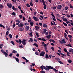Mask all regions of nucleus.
<instances>
[{
    "mask_svg": "<svg viewBox=\"0 0 73 73\" xmlns=\"http://www.w3.org/2000/svg\"><path fill=\"white\" fill-rule=\"evenodd\" d=\"M41 2L43 3V5H44L43 7L44 9H46V5L45 4V1H44V0H42Z\"/></svg>",
    "mask_w": 73,
    "mask_h": 73,
    "instance_id": "obj_1",
    "label": "nucleus"
},
{
    "mask_svg": "<svg viewBox=\"0 0 73 73\" xmlns=\"http://www.w3.org/2000/svg\"><path fill=\"white\" fill-rule=\"evenodd\" d=\"M1 51L2 53L4 55H5V57H7V56H8V54L2 50H1Z\"/></svg>",
    "mask_w": 73,
    "mask_h": 73,
    "instance_id": "obj_2",
    "label": "nucleus"
},
{
    "mask_svg": "<svg viewBox=\"0 0 73 73\" xmlns=\"http://www.w3.org/2000/svg\"><path fill=\"white\" fill-rule=\"evenodd\" d=\"M26 41L27 40L25 39H23L22 41V44L24 45H26Z\"/></svg>",
    "mask_w": 73,
    "mask_h": 73,
    "instance_id": "obj_3",
    "label": "nucleus"
},
{
    "mask_svg": "<svg viewBox=\"0 0 73 73\" xmlns=\"http://www.w3.org/2000/svg\"><path fill=\"white\" fill-rule=\"evenodd\" d=\"M12 9L14 10V11L15 10V11L16 12H17L18 11L19 9H16L15 7V6H13L12 7Z\"/></svg>",
    "mask_w": 73,
    "mask_h": 73,
    "instance_id": "obj_4",
    "label": "nucleus"
},
{
    "mask_svg": "<svg viewBox=\"0 0 73 73\" xmlns=\"http://www.w3.org/2000/svg\"><path fill=\"white\" fill-rule=\"evenodd\" d=\"M13 58H14L15 59V60L17 62H18V63H20V61L19 60V58H16V57L15 56H13Z\"/></svg>",
    "mask_w": 73,
    "mask_h": 73,
    "instance_id": "obj_5",
    "label": "nucleus"
},
{
    "mask_svg": "<svg viewBox=\"0 0 73 73\" xmlns=\"http://www.w3.org/2000/svg\"><path fill=\"white\" fill-rule=\"evenodd\" d=\"M45 52H42L41 53H40L39 54L40 56H44V54H45Z\"/></svg>",
    "mask_w": 73,
    "mask_h": 73,
    "instance_id": "obj_6",
    "label": "nucleus"
},
{
    "mask_svg": "<svg viewBox=\"0 0 73 73\" xmlns=\"http://www.w3.org/2000/svg\"><path fill=\"white\" fill-rule=\"evenodd\" d=\"M7 5L9 8H12V4H11V3H10L9 5V3H7Z\"/></svg>",
    "mask_w": 73,
    "mask_h": 73,
    "instance_id": "obj_7",
    "label": "nucleus"
},
{
    "mask_svg": "<svg viewBox=\"0 0 73 73\" xmlns=\"http://www.w3.org/2000/svg\"><path fill=\"white\" fill-rule=\"evenodd\" d=\"M62 8V5H58L57 7V9H61Z\"/></svg>",
    "mask_w": 73,
    "mask_h": 73,
    "instance_id": "obj_8",
    "label": "nucleus"
},
{
    "mask_svg": "<svg viewBox=\"0 0 73 73\" xmlns=\"http://www.w3.org/2000/svg\"><path fill=\"white\" fill-rule=\"evenodd\" d=\"M24 25H23V24L20 23L19 24V25H18V27H19V28H21V27H23Z\"/></svg>",
    "mask_w": 73,
    "mask_h": 73,
    "instance_id": "obj_9",
    "label": "nucleus"
},
{
    "mask_svg": "<svg viewBox=\"0 0 73 73\" xmlns=\"http://www.w3.org/2000/svg\"><path fill=\"white\" fill-rule=\"evenodd\" d=\"M15 21L17 23L18 22L16 23V25H19V24H20V21H19V20H16Z\"/></svg>",
    "mask_w": 73,
    "mask_h": 73,
    "instance_id": "obj_10",
    "label": "nucleus"
},
{
    "mask_svg": "<svg viewBox=\"0 0 73 73\" xmlns=\"http://www.w3.org/2000/svg\"><path fill=\"white\" fill-rule=\"evenodd\" d=\"M33 18L34 20H35V21H38V19L36 17H33Z\"/></svg>",
    "mask_w": 73,
    "mask_h": 73,
    "instance_id": "obj_11",
    "label": "nucleus"
},
{
    "mask_svg": "<svg viewBox=\"0 0 73 73\" xmlns=\"http://www.w3.org/2000/svg\"><path fill=\"white\" fill-rule=\"evenodd\" d=\"M62 19H63V21H66V22H68V20H67L66 18H65L64 17H62Z\"/></svg>",
    "mask_w": 73,
    "mask_h": 73,
    "instance_id": "obj_12",
    "label": "nucleus"
},
{
    "mask_svg": "<svg viewBox=\"0 0 73 73\" xmlns=\"http://www.w3.org/2000/svg\"><path fill=\"white\" fill-rule=\"evenodd\" d=\"M19 30L20 31H23L24 30V29L23 27H21L19 29Z\"/></svg>",
    "mask_w": 73,
    "mask_h": 73,
    "instance_id": "obj_13",
    "label": "nucleus"
},
{
    "mask_svg": "<svg viewBox=\"0 0 73 73\" xmlns=\"http://www.w3.org/2000/svg\"><path fill=\"white\" fill-rule=\"evenodd\" d=\"M42 66H43V68H44V69L47 71H49V69H48V68L47 67L46 68L45 66H44L43 65H42Z\"/></svg>",
    "mask_w": 73,
    "mask_h": 73,
    "instance_id": "obj_14",
    "label": "nucleus"
},
{
    "mask_svg": "<svg viewBox=\"0 0 73 73\" xmlns=\"http://www.w3.org/2000/svg\"><path fill=\"white\" fill-rule=\"evenodd\" d=\"M46 67L48 68V70H49V69H51V66H46Z\"/></svg>",
    "mask_w": 73,
    "mask_h": 73,
    "instance_id": "obj_15",
    "label": "nucleus"
},
{
    "mask_svg": "<svg viewBox=\"0 0 73 73\" xmlns=\"http://www.w3.org/2000/svg\"><path fill=\"white\" fill-rule=\"evenodd\" d=\"M12 53H17V51L15 50H13V51L12 52Z\"/></svg>",
    "mask_w": 73,
    "mask_h": 73,
    "instance_id": "obj_16",
    "label": "nucleus"
},
{
    "mask_svg": "<svg viewBox=\"0 0 73 73\" xmlns=\"http://www.w3.org/2000/svg\"><path fill=\"white\" fill-rule=\"evenodd\" d=\"M30 24L31 27H32L34 23L33 22H30Z\"/></svg>",
    "mask_w": 73,
    "mask_h": 73,
    "instance_id": "obj_17",
    "label": "nucleus"
},
{
    "mask_svg": "<svg viewBox=\"0 0 73 73\" xmlns=\"http://www.w3.org/2000/svg\"><path fill=\"white\" fill-rule=\"evenodd\" d=\"M0 26L1 27H2V28H5V27L3 25L0 24Z\"/></svg>",
    "mask_w": 73,
    "mask_h": 73,
    "instance_id": "obj_18",
    "label": "nucleus"
},
{
    "mask_svg": "<svg viewBox=\"0 0 73 73\" xmlns=\"http://www.w3.org/2000/svg\"><path fill=\"white\" fill-rule=\"evenodd\" d=\"M4 8V6L3 5L1 4H0V8H1V9H3Z\"/></svg>",
    "mask_w": 73,
    "mask_h": 73,
    "instance_id": "obj_19",
    "label": "nucleus"
},
{
    "mask_svg": "<svg viewBox=\"0 0 73 73\" xmlns=\"http://www.w3.org/2000/svg\"><path fill=\"white\" fill-rule=\"evenodd\" d=\"M47 37V38H50V36L51 35H49L46 36Z\"/></svg>",
    "mask_w": 73,
    "mask_h": 73,
    "instance_id": "obj_20",
    "label": "nucleus"
},
{
    "mask_svg": "<svg viewBox=\"0 0 73 73\" xmlns=\"http://www.w3.org/2000/svg\"><path fill=\"white\" fill-rule=\"evenodd\" d=\"M9 36L10 38H12V35L11 34H9Z\"/></svg>",
    "mask_w": 73,
    "mask_h": 73,
    "instance_id": "obj_21",
    "label": "nucleus"
},
{
    "mask_svg": "<svg viewBox=\"0 0 73 73\" xmlns=\"http://www.w3.org/2000/svg\"><path fill=\"white\" fill-rule=\"evenodd\" d=\"M43 27H45V28H47V27H48V26L46 24H43Z\"/></svg>",
    "mask_w": 73,
    "mask_h": 73,
    "instance_id": "obj_22",
    "label": "nucleus"
},
{
    "mask_svg": "<svg viewBox=\"0 0 73 73\" xmlns=\"http://www.w3.org/2000/svg\"><path fill=\"white\" fill-rule=\"evenodd\" d=\"M45 57L46 58H49V56H48V54H46Z\"/></svg>",
    "mask_w": 73,
    "mask_h": 73,
    "instance_id": "obj_23",
    "label": "nucleus"
},
{
    "mask_svg": "<svg viewBox=\"0 0 73 73\" xmlns=\"http://www.w3.org/2000/svg\"><path fill=\"white\" fill-rule=\"evenodd\" d=\"M55 60H56L58 61H60V58H55Z\"/></svg>",
    "mask_w": 73,
    "mask_h": 73,
    "instance_id": "obj_24",
    "label": "nucleus"
},
{
    "mask_svg": "<svg viewBox=\"0 0 73 73\" xmlns=\"http://www.w3.org/2000/svg\"><path fill=\"white\" fill-rule=\"evenodd\" d=\"M33 45H35V46H36V47H38V45L37 44H36V43H34L33 44Z\"/></svg>",
    "mask_w": 73,
    "mask_h": 73,
    "instance_id": "obj_25",
    "label": "nucleus"
},
{
    "mask_svg": "<svg viewBox=\"0 0 73 73\" xmlns=\"http://www.w3.org/2000/svg\"><path fill=\"white\" fill-rule=\"evenodd\" d=\"M29 27L28 26H27L26 27V28L27 29V31H28L29 30Z\"/></svg>",
    "mask_w": 73,
    "mask_h": 73,
    "instance_id": "obj_26",
    "label": "nucleus"
},
{
    "mask_svg": "<svg viewBox=\"0 0 73 73\" xmlns=\"http://www.w3.org/2000/svg\"><path fill=\"white\" fill-rule=\"evenodd\" d=\"M66 46H70V47H72V46L71 45V44H69L66 45Z\"/></svg>",
    "mask_w": 73,
    "mask_h": 73,
    "instance_id": "obj_27",
    "label": "nucleus"
},
{
    "mask_svg": "<svg viewBox=\"0 0 73 73\" xmlns=\"http://www.w3.org/2000/svg\"><path fill=\"white\" fill-rule=\"evenodd\" d=\"M69 52H73V49L71 48L70 50H69Z\"/></svg>",
    "mask_w": 73,
    "mask_h": 73,
    "instance_id": "obj_28",
    "label": "nucleus"
},
{
    "mask_svg": "<svg viewBox=\"0 0 73 73\" xmlns=\"http://www.w3.org/2000/svg\"><path fill=\"white\" fill-rule=\"evenodd\" d=\"M69 9V7H65L64 10H66L67 9Z\"/></svg>",
    "mask_w": 73,
    "mask_h": 73,
    "instance_id": "obj_29",
    "label": "nucleus"
},
{
    "mask_svg": "<svg viewBox=\"0 0 73 73\" xmlns=\"http://www.w3.org/2000/svg\"><path fill=\"white\" fill-rule=\"evenodd\" d=\"M19 44H21V43L22 42V41H21V39H20L19 40Z\"/></svg>",
    "mask_w": 73,
    "mask_h": 73,
    "instance_id": "obj_30",
    "label": "nucleus"
},
{
    "mask_svg": "<svg viewBox=\"0 0 73 73\" xmlns=\"http://www.w3.org/2000/svg\"><path fill=\"white\" fill-rule=\"evenodd\" d=\"M35 28H36V30H37L38 29H39V27H38V26H35Z\"/></svg>",
    "mask_w": 73,
    "mask_h": 73,
    "instance_id": "obj_31",
    "label": "nucleus"
},
{
    "mask_svg": "<svg viewBox=\"0 0 73 73\" xmlns=\"http://www.w3.org/2000/svg\"><path fill=\"white\" fill-rule=\"evenodd\" d=\"M64 52H67V53H68V52L67 51V50H66V48H64Z\"/></svg>",
    "mask_w": 73,
    "mask_h": 73,
    "instance_id": "obj_32",
    "label": "nucleus"
},
{
    "mask_svg": "<svg viewBox=\"0 0 73 73\" xmlns=\"http://www.w3.org/2000/svg\"><path fill=\"white\" fill-rule=\"evenodd\" d=\"M32 32H31V33H29V35L30 36H31V37H33V35H32Z\"/></svg>",
    "mask_w": 73,
    "mask_h": 73,
    "instance_id": "obj_33",
    "label": "nucleus"
},
{
    "mask_svg": "<svg viewBox=\"0 0 73 73\" xmlns=\"http://www.w3.org/2000/svg\"><path fill=\"white\" fill-rule=\"evenodd\" d=\"M62 42H63V43H64V44H65L66 43V42L65 41L64 39H63L62 40Z\"/></svg>",
    "mask_w": 73,
    "mask_h": 73,
    "instance_id": "obj_34",
    "label": "nucleus"
},
{
    "mask_svg": "<svg viewBox=\"0 0 73 73\" xmlns=\"http://www.w3.org/2000/svg\"><path fill=\"white\" fill-rule=\"evenodd\" d=\"M70 7V8H72V9H73V6H72L71 4H70L69 5Z\"/></svg>",
    "mask_w": 73,
    "mask_h": 73,
    "instance_id": "obj_35",
    "label": "nucleus"
},
{
    "mask_svg": "<svg viewBox=\"0 0 73 73\" xmlns=\"http://www.w3.org/2000/svg\"><path fill=\"white\" fill-rule=\"evenodd\" d=\"M11 13L13 16H15L16 15V13L14 12L12 13Z\"/></svg>",
    "mask_w": 73,
    "mask_h": 73,
    "instance_id": "obj_36",
    "label": "nucleus"
},
{
    "mask_svg": "<svg viewBox=\"0 0 73 73\" xmlns=\"http://www.w3.org/2000/svg\"><path fill=\"white\" fill-rule=\"evenodd\" d=\"M63 23L64 24V25H65V26H66V27H67V26H68V25H67V24H66L65 23L63 22Z\"/></svg>",
    "mask_w": 73,
    "mask_h": 73,
    "instance_id": "obj_37",
    "label": "nucleus"
},
{
    "mask_svg": "<svg viewBox=\"0 0 73 73\" xmlns=\"http://www.w3.org/2000/svg\"><path fill=\"white\" fill-rule=\"evenodd\" d=\"M58 62L60 64H63V63H62V62H61V61L59 60L58 61Z\"/></svg>",
    "mask_w": 73,
    "mask_h": 73,
    "instance_id": "obj_38",
    "label": "nucleus"
},
{
    "mask_svg": "<svg viewBox=\"0 0 73 73\" xmlns=\"http://www.w3.org/2000/svg\"><path fill=\"white\" fill-rule=\"evenodd\" d=\"M10 42H11V43L13 45H15V43H14V42H13V41H11Z\"/></svg>",
    "mask_w": 73,
    "mask_h": 73,
    "instance_id": "obj_39",
    "label": "nucleus"
},
{
    "mask_svg": "<svg viewBox=\"0 0 73 73\" xmlns=\"http://www.w3.org/2000/svg\"><path fill=\"white\" fill-rule=\"evenodd\" d=\"M19 17L21 19H22L23 18V15H19Z\"/></svg>",
    "mask_w": 73,
    "mask_h": 73,
    "instance_id": "obj_40",
    "label": "nucleus"
},
{
    "mask_svg": "<svg viewBox=\"0 0 73 73\" xmlns=\"http://www.w3.org/2000/svg\"><path fill=\"white\" fill-rule=\"evenodd\" d=\"M68 37L69 38H72V36L71 35H68Z\"/></svg>",
    "mask_w": 73,
    "mask_h": 73,
    "instance_id": "obj_41",
    "label": "nucleus"
},
{
    "mask_svg": "<svg viewBox=\"0 0 73 73\" xmlns=\"http://www.w3.org/2000/svg\"><path fill=\"white\" fill-rule=\"evenodd\" d=\"M8 34H9V31H7L6 34V36H8Z\"/></svg>",
    "mask_w": 73,
    "mask_h": 73,
    "instance_id": "obj_42",
    "label": "nucleus"
},
{
    "mask_svg": "<svg viewBox=\"0 0 73 73\" xmlns=\"http://www.w3.org/2000/svg\"><path fill=\"white\" fill-rule=\"evenodd\" d=\"M64 37H67V35H66V33H64Z\"/></svg>",
    "mask_w": 73,
    "mask_h": 73,
    "instance_id": "obj_43",
    "label": "nucleus"
},
{
    "mask_svg": "<svg viewBox=\"0 0 73 73\" xmlns=\"http://www.w3.org/2000/svg\"><path fill=\"white\" fill-rule=\"evenodd\" d=\"M26 5L28 7H30V5H29V4L28 3H27Z\"/></svg>",
    "mask_w": 73,
    "mask_h": 73,
    "instance_id": "obj_44",
    "label": "nucleus"
},
{
    "mask_svg": "<svg viewBox=\"0 0 73 73\" xmlns=\"http://www.w3.org/2000/svg\"><path fill=\"white\" fill-rule=\"evenodd\" d=\"M12 56H13V54H12V53H11L9 55V56L10 57H12Z\"/></svg>",
    "mask_w": 73,
    "mask_h": 73,
    "instance_id": "obj_45",
    "label": "nucleus"
},
{
    "mask_svg": "<svg viewBox=\"0 0 73 73\" xmlns=\"http://www.w3.org/2000/svg\"><path fill=\"white\" fill-rule=\"evenodd\" d=\"M68 62L69 63H71L72 62V60L70 59H69L68 60Z\"/></svg>",
    "mask_w": 73,
    "mask_h": 73,
    "instance_id": "obj_46",
    "label": "nucleus"
},
{
    "mask_svg": "<svg viewBox=\"0 0 73 73\" xmlns=\"http://www.w3.org/2000/svg\"><path fill=\"white\" fill-rule=\"evenodd\" d=\"M42 41H46V40L44 38H43L42 39Z\"/></svg>",
    "mask_w": 73,
    "mask_h": 73,
    "instance_id": "obj_47",
    "label": "nucleus"
},
{
    "mask_svg": "<svg viewBox=\"0 0 73 73\" xmlns=\"http://www.w3.org/2000/svg\"><path fill=\"white\" fill-rule=\"evenodd\" d=\"M36 36H37V37H39V35H38V33H36Z\"/></svg>",
    "mask_w": 73,
    "mask_h": 73,
    "instance_id": "obj_48",
    "label": "nucleus"
},
{
    "mask_svg": "<svg viewBox=\"0 0 73 73\" xmlns=\"http://www.w3.org/2000/svg\"><path fill=\"white\" fill-rule=\"evenodd\" d=\"M41 73H45V72L44 71V70H42L40 72Z\"/></svg>",
    "mask_w": 73,
    "mask_h": 73,
    "instance_id": "obj_49",
    "label": "nucleus"
},
{
    "mask_svg": "<svg viewBox=\"0 0 73 73\" xmlns=\"http://www.w3.org/2000/svg\"><path fill=\"white\" fill-rule=\"evenodd\" d=\"M30 4L31 5V6H33V3H32V2H31L30 3Z\"/></svg>",
    "mask_w": 73,
    "mask_h": 73,
    "instance_id": "obj_50",
    "label": "nucleus"
},
{
    "mask_svg": "<svg viewBox=\"0 0 73 73\" xmlns=\"http://www.w3.org/2000/svg\"><path fill=\"white\" fill-rule=\"evenodd\" d=\"M46 31H47V30L46 29H44V31H43L44 33H45L46 32Z\"/></svg>",
    "mask_w": 73,
    "mask_h": 73,
    "instance_id": "obj_51",
    "label": "nucleus"
},
{
    "mask_svg": "<svg viewBox=\"0 0 73 73\" xmlns=\"http://www.w3.org/2000/svg\"><path fill=\"white\" fill-rule=\"evenodd\" d=\"M30 40L31 42H33V39H32V38H30Z\"/></svg>",
    "mask_w": 73,
    "mask_h": 73,
    "instance_id": "obj_52",
    "label": "nucleus"
},
{
    "mask_svg": "<svg viewBox=\"0 0 73 73\" xmlns=\"http://www.w3.org/2000/svg\"><path fill=\"white\" fill-rule=\"evenodd\" d=\"M44 48L45 50H47V49H48V47L47 46L45 47Z\"/></svg>",
    "mask_w": 73,
    "mask_h": 73,
    "instance_id": "obj_53",
    "label": "nucleus"
},
{
    "mask_svg": "<svg viewBox=\"0 0 73 73\" xmlns=\"http://www.w3.org/2000/svg\"><path fill=\"white\" fill-rule=\"evenodd\" d=\"M57 20H58V21H60V22H62V20H60V19H59L58 18L57 19Z\"/></svg>",
    "mask_w": 73,
    "mask_h": 73,
    "instance_id": "obj_54",
    "label": "nucleus"
},
{
    "mask_svg": "<svg viewBox=\"0 0 73 73\" xmlns=\"http://www.w3.org/2000/svg\"><path fill=\"white\" fill-rule=\"evenodd\" d=\"M40 68H41V69H42V70H43V69H44V68H43V66H41L40 67Z\"/></svg>",
    "mask_w": 73,
    "mask_h": 73,
    "instance_id": "obj_55",
    "label": "nucleus"
},
{
    "mask_svg": "<svg viewBox=\"0 0 73 73\" xmlns=\"http://www.w3.org/2000/svg\"><path fill=\"white\" fill-rule=\"evenodd\" d=\"M51 41L52 42H53L54 43L55 42V41L53 39H51Z\"/></svg>",
    "mask_w": 73,
    "mask_h": 73,
    "instance_id": "obj_56",
    "label": "nucleus"
},
{
    "mask_svg": "<svg viewBox=\"0 0 73 73\" xmlns=\"http://www.w3.org/2000/svg\"><path fill=\"white\" fill-rule=\"evenodd\" d=\"M39 13L40 14H41V15H43V14H44V13H43V12H42V11H41Z\"/></svg>",
    "mask_w": 73,
    "mask_h": 73,
    "instance_id": "obj_57",
    "label": "nucleus"
},
{
    "mask_svg": "<svg viewBox=\"0 0 73 73\" xmlns=\"http://www.w3.org/2000/svg\"><path fill=\"white\" fill-rule=\"evenodd\" d=\"M29 25V23H25V25H26V26H27V25Z\"/></svg>",
    "mask_w": 73,
    "mask_h": 73,
    "instance_id": "obj_58",
    "label": "nucleus"
},
{
    "mask_svg": "<svg viewBox=\"0 0 73 73\" xmlns=\"http://www.w3.org/2000/svg\"><path fill=\"white\" fill-rule=\"evenodd\" d=\"M51 49L52 50H53V51H54V48H53V47H51Z\"/></svg>",
    "mask_w": 73,
    "mask_h": 73,
    "instance_id": "obj_59",
    "label": "nucleus"
},
{
    "mask_svg": "<svg viewBox=\"0 0 73 73\" xmlns=\"http://www.w3.org/2000/svg\"><path fill=\"white\" fill-rule=\"evenodd\" d=\"M22 58H23V59H24V60H26V58H25V57H22Z\"/></svg>",
    "mask_w": 73,
    "mask_h": 73,
    "instance_id": "obj_60",
    "label": "nucleus"
},
{
    "mask_svg": "<svg viewBox=\"0 0 73 73\" xmlns=\"http://www.w3.org/2000/svg\"><path fill=\"white\" fill-rule=\"evenodd\" d=\"M65 32L67 33V34H68V31H67V30L65 29Z\"/></svg>",
    "mask_w": 73,
    "mask_h": 73,
    "instance_id": "obj_61",
    "label": "nucleus"
},
{
    "mask_svg": "<svg viewBox=\"0 0 73 73\" xmlns=\"http://www.w3.org/2000/svg\"><path fill=\"white\" fill-rule=\"evenodd\" d=\"M17 57H19V54L18 53L16 55Z\"/></svg>",
    "mask_w": 73,
    "mask_h": 73,
    "instance_id": "obj_62",
    "label": "nucleus"
},
{
    "mask_svg": "<svg viewBox=\"0 0 73 73\" xmlns=\"http://www.w3.org/2000/svg\"><path fill=\"white\" fill-rule=\"evenodd\" d=\"M25 60H26V62H28L29 61V60H27V59Z\"/></svg>",
    "mask_w": 73,
    "mask_h": 73,
    "instance_id": "obj_63",
    "label": "nucleus"
},
{
    "mask_svg": "<svg viewBox=\"0 0 73 73\" xmlns=\"http://www.w3.org/2000/svg\"><path fill=\"white\" fill-rule=\"evenodd\" d=\"M18 8H19V9H20V10H21V7H20V6H19L18 7Z\"/></svg>",
    "mask_w": 73,
    "mask_h": 73,
    "instance_id": "obj_64",
    "label": "nucleus"
}]
</instances>
